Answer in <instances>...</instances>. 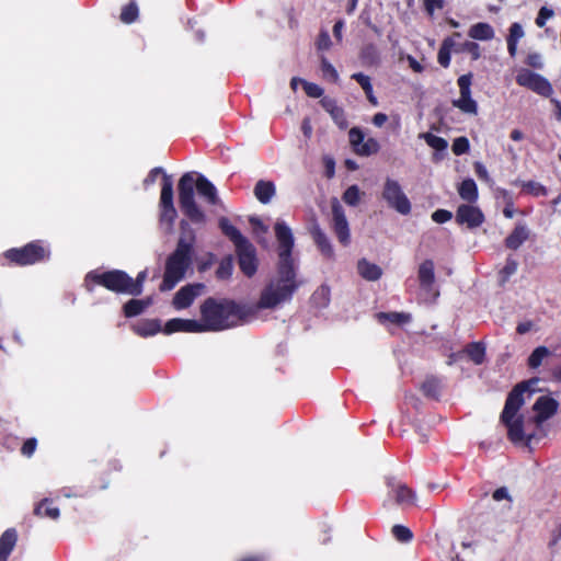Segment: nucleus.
Instances as JSON below:
<instances>
[{
	"label": "nucleus",
	"instance_id": "nucleus-1",
	"mask_svg": "<svg viewBox=\"0 0 561 561\" xmlns=\"http://www.w3.org/2000/svg\"><path fill=\"white\" fill-rule=\"evenodd\" d=\"M275 236L278 242L279 263L276 275L261 293L256 309H273L291 299L298 288L293 266L291 250L294 237L290 228L283 221L275 225Z\"/></svg>",
	"mask_w": 561,
	"mask_h": 561
},
{
	"label": "nucleus",
	"instance_id": "nucleus-2",
	"mask_svg": "<svg viewBox=\"0 0 561 561\" xmlns=\"http://www.w3.org/2000/svg\"><path fill=\"white\" fill-rule=\"evenodd\" d=\"M252 309L230 300L208 298L201 306L204 331H222L236 327L252 316Z\"/></svg>",
	"mask_w": 561,
	"mask_h": 561
},
{
	"label": "nucleus",
	"instance_id": "nucleus-3",
	"mask_svg": "<svg viewBox=\"0 0 561 561\" xmlns=\"http://www.w3.org/2000/svg\"><path fill=\"white\" fill-rule=\"evenodd\" d=\"M194 188L209 204H217L218 195L215 185L204 175L198 174L194 179V173L187 172L183 174L179 181V203L182 211L194 222H203L205 220L204 213L199 209L195 202Z\"/></svg>",
	"mask_w": 561,
	"mask_h": 561
},
{
	"label": "nucleus",
	"instance_id": "nucleus-4",
	"mask_svg": "<svg viewBox=\"0 0 561 561\" xmlns=\"http://www.w3.org/2000/svg\"><path fill=\"white\" fill-rule=\"evenodd\" d=\"M538 382L539 379L536 378L520 382L511 391L506 399L501 420L507 427L508 437L513 443L525 442L526 444H529L534 437L533 434L525 433L524 420L518 412L525 403V393H527V397L529 398L531 392L535 391V386Z\"/></svg>",
	"mask_w": 561,
	"mask_h": 561
},
{
	"label": "nucleus",
	"instance_id": "nucleus-5",
	"mask_svg": "<svg viewBox=\"0 0 561 561\" xmlns=\"http://www.w3.org/2000/svg\"><path fill=\"white\" fill-rule=\"evenodd\" d=\"M181 227L183 229V233L178 242V247L165 262L163 280L160 285V289L162 291L171 290L179 282H181L192 264V248L195 236L193 230L187 228L185 222H182Z\"/></svg>",
	"mask_w": 561,
	"mask_h": 561
},
{
	"label": "nucleus",
	"instance_id": "nucleus-6",
	"mask_svg": "<svg viewBox=\"0 0 561 561\" xmlns=\"http://www.w3.org/2000/svg\"><path fill=\"white\" fill-rule=\"evenodd\" d=\"M85 280H93L94 283L102 285L115 293H123L133 296L139 295V287H130L131 277L119 270H114L102 274L91 272L87 275Z\"/></svg>",
	"mask_w": 561,
	"mask_h": 561
},
{
	"label": "nucleus",
	"instance_id": "nucleus-7",
	"mask_svg": "<svg viewBox=\"0 0 561 561\" xmlns=\"http://www.w3.org/2000/svg\"><path fill=\"white\" fill-rule=\"evenodd\" d=\"M382 197L389 207L396 209L401 215H408L411 211V203L398 181L386 179Z\"/></svg>",
	"mask_w": 561,
	"mask_h": 561
},
{
	"label": "nucleus",
	"instance_id": "nucleus-8",
	"mask_svg": "<svg viewBox=\"0 0 561 561\" xmlns=\"http://www.w3.org/2000/svg\"><path fill=\"white\" fill-rule=\"evenodd\" d=\"M7 257L20 265H30L48 256V251L37 243H28L21 249H12L7 252Z\"/></svg>",
	"mask_w": 561,
	"mask_h": 561
},
{
	"label": "nucleus",
	"instance_id": "nucleus-9",
	"mask_svg": "<svg viewBox=\"0 0 561 561\" xmlns=\"http://www.w3.org/2000/svg\"><path fill=\"white\" fill-rule=\"evenodd\" d=\"M472 73H466L458 78L459 98L453 101V106L462 113L477 115L478 104L471 96Z\"/></svg>",
	"mask_w": 561,
	"mask_h": 561
},
{
	"label": "nucleus",
	"instance_id": "nucleus-10",
	"mask_svg": "<svg viewBox=\"0 0 561 561\" xmlns=\"http://www.w3.org/2000/svg\"><path fill=\"white\" fill-rule=\"evenodd\" d=\"M516 82L520 87H525L546 98L550 96L553 92L552 85L546 78L529 69H520L516 76Z\"/></svg>",
	"mask_w": 561,
	"mask_h": 561
},
{
	"label": "nucleus",
	"instance_id": "nucleus-11",
	"mask_svg": "<svg viewBox=\"0 0 561 561\" xmlns=\"http://www.w3.org/2000/svg\"><path fill=\"white\" fill-rule=\"evenodd\" d=\"M331 229L343 247H347L351 243L350 225L343 207L336 199L332 202Z\"/></svg>",
	"mask_w": 561,
	"mask_h": 561
},
{
	"label": "nucleus",
	"instance_id": "nucleus-12",
	"mask_svg": "<svg viewBox=\"0 0 561 561\" xmlns=\"http://www.w3.org/2000/svg\"><path fill=\"white\" fill-rule=\"evenodd\" d=\"M350 144L358 156L368 157L379 151L380 145L377 139L365 138L364 131L359 127H353L348 131Z\"/></svg>",
	"mask_w": 561,
	"mask_h": 561
},
{
	"label": "nucleus",
	"instance_id": "nucleus-13",
	"mask_svg": "<svg viewBox=\"0 0 561 561\" xmlns=\"http://www.w3.org/2000/svg\"><path fill=\"white\" fill-rule=\"evenodd\" d=\"M559 403L549 396H540L533 405L535 413L531 421L537 425H541L545 421L552 417L558 410Z\"/></svg>",
	"mask_w": 561,
	"mask_h": 561
},
{
	"label": "nucleus",
	"instance_id": "nucleus-14",
	"mask_svg": "<svg viewBox=\"0 0 561 561\" xmlns=\"http://www.w3.org/2000/svg\"><path fill=\"white\" fill-rule=\"evenodd\" d=\"M456 221L459 225H466L469 229H473L483 224L484 215L479 207L471 204H462L456 211Z\"/></svg>",
	"mask_w": 561,
	"mask_h": 561
},
{
	"label": "nucleus",
	"instance_id": "nucleus-15",
	"mask_svg": "<svg viewBox=\"0 0 561 561\" xmlns=\"http://www.w3.org/2000/svg\"><path fill=\"white\" fill-rule=\"evenodd\" d=\"M417 279L423 293L427 296H432L433 298L438 296V291L434 290L435 265L432 260H425L420 264L417 270Z\"/></svg>",
	"mask_w": 561,
	"mask_h": 561
},
{
	"label": "nucleus",
	"instance_id": "nucleus-16",
	"mask_svg": "<svg viewBox=\"0 0 561 561\" xmlns=\"http://www.w3.org/2000/svg\"><path fill=\"white\" fill-rule=\"evenodd\" d=\"M238 257H239V265L241 271L247 276H252L257 268V262L255 256V249L254 247L247 240L239 245L236 247Z\"/></svg>",
	"mask_w": 561,
	"mask_h": 561
},
{
	"label": "nucleus",
	"instance_id": "nucleus-17",
	"mask_svg": "<svg viewBox=\"0 0 561 561\" xmlns=\"http://www.w3.org/2000/svg\"><path fill=\"white\" fill-rule=\"evenodd\" d=\"M204 288L205 286L203 284H190L182 287L175 294L172 305L178 310L190 307L194 299L203 294Z\"/></svg>",
	"mask_w": 561,
	"mask_h": 561
},
{
	"label": "nucleus",
	"instance_id": "nucleus-18",
	"mask_svg": "<svg viewBox=\"0 0 561 561\" xmlns=\"http://www.w3.org/2000/svg\"><path fill=\"white\" fill-rule=\"evenodd\" d=\"M164 333L174 332H205L202 321L174 318L169 320L164 325Z\"/></svg>",
	"mask_w": 561,
	"mask_h": 561
},
{
	"label": "nucleus",
	"instance_id": "nucleus-19",
	"mask_svg": "<svg viewBox=\"0 0 561 561\" xmlns=\"http://www.w3.org/2000/svg\"><path fill=\"white\" fill-rule=\"evenodd\" d=\"M530 237V229L525 222H518L514 230L505 239L508 249L517 250Z\"/></svg>",
	"mask_w": 561,
	"mask_h": 561
},
{
	"label": "nucleus",
	"instance_id": "nucleus-20",
	"mask_svg": "<svg viewBox=\"0 0 561 561\" xmlns=\"http://www.w3.org/2000/svg\"><path fill=\"white\" fill-rule=\"evenodd\" d=\"M322 107L331 115L332 119L335 122V124L344 129L347 127V121L344 114L343 108L337 106L336 102L333 99L330 98H323L320 101Z\"/></svg>",
	"mask_w": 561,
	"mask_h": 561
},
{
	"label": "nucleus",
	"instance_id": "nucleus-21",
	"mask_svg": "<svg viewBox=\"0 0 561 561\" xmlns=\"http://www.w3.org/2000/svg\"><path fill=\"white\" fill-rule=\"evenodd\" d=\"M357 272L364 279L369 282L378 280L382 275L381 267L366 259H360L357 262Z\"/></svg>",
	"mask_w": 561,
	"mask_h": 561
},
{
	"label": "nucleus",
	"instance_id": "nucleus-22",
	"mask_svg": "<svg viewBox=\"0 0 561 561\" xmlns=\"http://www.w3.org/2000/svg\"><path fill=\"white\" fill-rule=\"evenodd\" d=\"M18 535L14 529H7L0 537V561H8V558L15 547Z\"/></svg>",
	"mask_w": 561,
	"mask_h": 561
},
{
	"label": "nucleus",
	"instance_id": "nucleus-23",
	"mask_svg": "<svg viewBox=\"0 0 561 561\" xmlns=\"http://www.w3.org/2000/svg\"><path fill=\"white\" fill-rule=\"evenodd\" d=\"M275 192V185L271 181L260 180L254 186V195L262 204H268Z\"/></svg>",
	"mask_w": 561,
	"mask_h": 561
},
{
	"label": "nucleus",
	"instance_id": "nucleus-24",
	"mask_svg": "<svg viewBox=\"0 0 561 561\" xmlns=\"http://www.w3.org/2000/svg\"><path fill=\"white\" fill-rule=\"evenodd\" d=\"M312 238L323 255L328 257H333V247L328 237L325 236V233L319 227H314L312 229Z\"/></svg>",
	"mask_w": 561,
	"mask_h": 561
},
{
	"label": "nucleus",
	"instance_id": "nucleus-25",
	"mask_svg": "<svg viewBox=\"0 0 561 561\" xmlns=\"http://www.w3.org/2000/svg\"><path fill=\"white\" fill-rule=\"evenodd\" d=\"M351 78L354 79L360 85V88L364 90L369 103L374 106H377L378 100L374 94V89H373L370 77H368L362 72H356V73H353Z\"/></svg>",
	"mask_w": 561,
	"mask_h": 561
},
{
	"label": "nucleus",
	"instance_id": "nucleus-26",
	"mask_svg": "<svg viewBox=\"0 0 561 561\" xmlns=\"http://www.w3.org/2000/svg\"><path fill=\"white\" fill-rule=\"evenodd\" d=\"M459 196L468 203H474L478 199V187L472 179L463 180L458 187Z\"/></svg>",
	"mask_w": 561,
	"mask_h": 561
},
{
	"label": "nucleus",
	"instance_id": "nucleus-27",
	"mask_svg": "<svg viewBox=\"0 0 561 561\" xmlns=\"http://www.w3.org/2000/svg\"><path fill=\"white\" fill-rule=\"evenodd\" d=\"M392 492L396 502L401 506H411L415 503V494L403 484L396 485Z\"/></svg>",
	"mask_w": 561,
	"mask_h": 561
},
{
	"label": "nucleus",
	"instance_id": "nucleus-28",
	"mask_svg": "<svg viewBox=\"0 0 561 561\" xmlns=\"http://www.w3.org/2000/svg\"><path fill=\"white\" fill-rule=\"evenodd\" d=\"M469 36L473 39L490 41L494 37V30L488 23H477L470 27Z\"/></svg>",
	"mask_w": 561,
	"mask_h": 561
},
{
	"label": "nucleus",
	"instance_id": "nucleus-29",
	"mask_svg": "<svg viewBox=\"0 0 561 561\" xmlns=\"http://www.w3.org/2000/svg\"><path fill=\"white\" fill-rule=\"evenodd\" d=\"M160 207L174 206L173 204V183L171 176L163 173V183L160 194Z\"/></svg>",
	"mask_w": 561,
	"mask_h": 561
},
{
	"label": "nucleus",
	"instance_id": "nucleus-30",
	"mask_svg": "<svg viewBox=\"0 0 561 561\" xmlns=\"http://www.w3.org/2000/svg\"><path fill=\"white\" fill-rule=\"evenodd\" d=\"M219 226L222 232L234 243L236 247L247 241L241 232L234 226H232L227 218H221L219 220Z\"/></svg>",
	"mask_w": 561,
	"mask_h": 561
},
{
	"label": "nucleus",
	"instance_id": "nucleus-31",
	"mask_svg": "<svg viewBox=\"0 0 561 561\" xmlns=\"http://www.w3.org/2000/svg\"><path fill=\"white\" fill-rule=\"evenodd\" d=\"M161 331V325L158 320H146L135 325V332L141 336L154 335Z\"/></svg>",
	"mask_w": 561,
	"mask_h": 561
},
{
	"label": "nucleus",
	"instance_id": "nucleus-32",
	"mask_svg": "<svg viewBox=\"0 0 561 561\" xmlns=\"http://www.w3.org/2000/svg\"><path fill=\"white\" fill-rule=\"evenodd\" d=\"M377 317L381 323L390 322L398 325H402L411 321V314L404 312H381L378 313Z\"/></svg>",
	"mask_w": 561,
	"mask_h": 561
},
{
	"label": "nucleus",
	"instance_id": "nucleus-33",
	"mask_svg": "<svg viewBox=\"0 0 561 561\" xmlns=\"http://www.w3.org/2000/svg\"><path fill=\"white\" fill-rule=\"evenodd\" d=\"M151 304V299H131L124 306V312L126 317H135L141 313L149 305Z\"/></svg>",
	"mask_w": 561,
	"mask_h": 561
},
{
	"label": "nucleus",
	"instance_id": "nucleus-34",
	"mask_svg": "<svg viewBox=\"0 0 561 561\" xmlns=\"http://www.w3.org/2000/svg\"><path fill=\"white\" fill-rule=\"evenodd\" d=\"M419 137L424 139L425 142L436 151H445L448 147V142L446 139L434 134L422 133L419 135Z\"/></svg>",
	"mask_w": 561,
	"mask_h": 561
},
{
	"label": "nucleus",
	"instance_id": "nucleus-35",
	"mask_svg": "<svg viewBox=\"0 0 561 561\" xmlns=\"http://www.w3.org/2000/svg\"><path fill=\"white\" fill-rule=\"evenodd\" d=\"M320 69L322 77L333 83L339 82L340 76L335 67L325 58L321 57Z\"/></svg>",
	"mask_w": 561,
	"mask_h": 561
},
{
	"label": "nucleus",
	"instance_id": "nucleus-36",
	"mask_svg": "<svg viewBox=\"0 0 561 561\" xmlns=\"http://www.w3.org/2000/svg\"><path fill=\"white\" fill-rule=\"evenodd\" d=\"M35 514L41 517L57 519L59 517V510L57 507H51L50 502L46 499L35 507Z\"/></svg>",
	"mask_w": 561,
	"mask_h": 561
},
{
	"label": "nucleus",
	"instance_id": "nucleus-37",
	"mask_svg": "<svg viewBox=\"0 0 561 561\" xmlns=\"http://www.w3.org/2000/svg\"><path fill=\"white\" fill-rule=\"evenodd\" d=\"M466 353L474 364L480 365L484 360L485 348L481 343H471L467 346Z\"/></svg>",
	"mask_w": 561,
	"mask_h": 561
},
{
	"label": "nucleus",
	"instance_id": "nucleus-38",
	"mask_svg": "<svg viewBox=\"0 0 561 561\" xmlns=\"http://www.w3.org/2000/svg\"><path fill=\"white\" fill-rule=\"evenodd\" d=\"M249 221L252 227L253 233L257 238V241L263 243L264 245H266L267 240H266L265 236L268 231V228L262 222L261 219H259L256 217H251Z\"/></svg>",
	"mask_w": 561,
	"mask_h": 561
},
{
	"label": "nucleus",
	"instance_id": "nucleus-39",
	"mask_svg": "<svg viewBox=\"0 0 561 561\" xmlns=\"http://www.w3.org/2000/svg\"><path fill=\"white\" fill-rule=\"evenodd\" d=\"M550 355V351L546 346H538L533 351L528 358V365L531 368H537L541 365L542 360Z\"/></svg>",
	"mask_w": 561,
	"mask_h": 561
},
{
	"label": "nucleus",
	"instance_id": "nucleus-40",
	"mask_svg": "<svg viewBox=\"0 0 561 561\" xmlns=\"http://www.w3.org/2000/svg\"><path fill=\"white\" fill-rule=\"evenodd\" d=\"M453 45H454L453 39L447 38L443 42V44L438 50L437 60L445 68H447L449 66L450 49H451Z\"/></svg>",
	"mask_w": 561,
	"mask_h": 561
},
{
	"label": "nucleus",
	"instance_id": "nucleus-41",
	"mask_svg": "<svg viewBox=\"0 0 561 561\" xmlns=\"http://www.w3.org/2000/svg\"><path fill=\"white\" fill-rule=\"evenodd\" d=\"M360 58L364 65L371 66L379 61L377 48L374 45L365 46L360 51Z\"/></svg>",
	"mask_w": 561,
	"mask_h": 561
},
{
	"label": "nucleus",
	"instance_id": "nucleus-42",
	"mask_svg": "<svg viewBox=\"0 0 561 561\" xmlns=\"http://www.w3.org/2000/svg\"><path fill=\"white\" fill-rule=\"evenodd\" d=\"M522 188L534 196H545L547 194V190L540 183L535 181L520 182Z\"/></svg>",
	"mask_w": 561,
	"mask_h": 561
},
{
	"label": "nucleus",
	"instance_id": "nucleus-43",
	"mask_svg": "<svg viewBox=\"0 0 561 561\" xmlns=\"http://www.w3.org/2000/svg\"><path fill=\"white\" fill-rule=\"evenodd\" d=\"M362 192L357 185L350 186L343 194V201L351 206H356L359 203Z\"/></svg>",
	"mask_w": 561,
	"mask_h": 561
},
{
	"label": "nucleus",
	"instance_id": "nucleus-44",
	"mask_svg": "<svg viewBox=\"0 0 561 561\" xmlns=\"http://www.w3.org/2000/svg\"><path fill=\"white\" fill-rule=\"evenodd\" d=\"M138 16V8L135 3H129L124 7L121 12V21L123 23L129 24L133 23Z\"/></svg>",
	"mask_w": 561,
	"mask_h": 561
},
{
	"label": "nucleus",
	"instance_id": "nucleus-45",
	"mask_svg": "<svg viewBox=\"0 0 561 561\" xmlns=\"http://www.w3.org/2000/svg\"><path fill=\"white\" fill-rule=\"evenodd\" d=\"M392 535L398 541L401 542H409L413 537L411 530L403 525H394L392 527Z\"/></svg>",
	"mask_w": 561,
	"mask_h": 561
},
{
	"label": "nucleus",
	"instance_id": "nucleus-46",
	"mask_svg": "<svg viewBox=\"0 0 561 561\" xmlns=\"http://www.w3.org/2000/svg\"><path fill=\"white\" fill-rule=\"evenodd\" d=\"M160 208H161V214H160L161 221L168 224L169 229H171L173 226V222L176 218L175 207L174 206H165V207H160Z\"/></svg>",
	"mask_w": 561,
	"mask_h": 561
},
{
	"label": "nucleus",
	"instance_id": "nucleus-47",
	"mask_svg": "<svg viewBox=\"0 0 561 561\" xmlns=\"http://www.w3.org/2000/svg\"><path fill=\"white\" fill-rule=\"evenodd\" d=\"M302 88L306 94L313 99L321 98L323 94V89L313 82L302 81Z\"/></svg>",
	"mask_w": 561,
	"mask_h": 561
},
{
	"label": "nucleus",
	"instance_id": "nucleus-48",
	"mask_svg": "<svg viewBox=\"0 0 561 561\" xmlns=\"http://www.w3.org/2000/svg\"><path fill=\"white\" fill-rule=\"evenodd\" d=\"M518 264L515 260L508 257L504 267L501 271L502 282H506L513 274L516 273Z\"/></svg>",
	"mask_w": 561,
	"mask_h": 561
},
{
	"label": "nucleus",
	"instance_id": "nucleus-49",
	"mask_svg": "<svg viewBox=\"0 0 561 561\" xmlns=\"http://www.w3.org/2000/svg\"><path fill=\"white\" fill-rule=\"evenodd\" d=\"M453 152L457 156L463 154L469 150V140L466 137H458L453 142Z\"/></svg>",
	"mask_w": 561,
	"mask_h": 561
},
{
	"label": "nucleus",
	"instance_id": "nucleus-50",
	"mask_svg": "<svg viewBox=\"0 0 561 561\" xmlns=\"http://www.w3.org/2000/svg\"><path fill=\"white\" fill-rule=\"evenodd\" d=\"M232 261L230 257L222 260L217 268V276L219 278H227L232 273Z\"/></svg>",
	"mask_w": 561,
	"mask_h": 561
},
{
	"label": "nucleus",
	"instance_id": "nucleus-51",
	"mask_svg": "<svg viewBox=\"0 0 561 561\" xmlns=\"http://www.w3.org/2000/svg\"><path fill=\"white\" fill-rule=\"evenodd\" d=\"M553 15L554 12L552 9L548 7H541L536 18V25L538 27H543L546 25L547 20L551 19Z\"/></svg>",
	"mask_w": 561,
	"mask_h": 561
},
{
	"label": "nucleus",
	"instance_id": "nucleus-52",
	"mask_svg": "<svg viewBox=\"0 0 561 561\" xmlns=\"http://www.w3.org/2000/svg\"><path fill=\"white\" fill-rule=\"evenodd\" d=\"M525 35L523 26L519 23H513L510 27V34L507 37V42L517 43Z\"/></svg>",
	"mask_w": 561,
	"mask_h": 561
},
{
	"label": "nucleus",
	"instance_id": "nucleus-53",
	"mask_svg": "<svg viewBox=\"0 0 561 561\" xmlns=\"http://www.w3.org/2000/svg\"><path fill=\"white\" fill-rule=\"evenodd\" d=\"M312 299L314 302H317L321 307L327 306L329 302V289L324 286L318 288L314 291Z\"/></svg>",
	"mask_w": 561,
	"mask_h": 561
},
{
	"label": "nucleus",
	"instance_id": "nucleus-54",
	"mask_svg": "<svg viewBox=\"0 0 561 561\" xmlns=\"http://www.w3.org/2000/svg\"><path fill=\"white\" fill-rule=\"evenodd\" d=\"M462 50L469 53L471 55V58L473 60H477L480 58V46L474 42H466L462 45Z\"/></svg>",
	"mask_w": 561,
	"mask_h": 561
},
{
	"label": "nucleus",
	"instance_id": "nucleus-55",
	"mask_svg": "<svg viewBox=\"0 0 561 561\" xmlns=\"http://www.w3.org/2000/svg\"><path fill=\"white\" fill-rule=\"evenodd\" d=\"M453 214L445 209H437L432 214V219L437 224H444L450 220Z\"/></svg>",
	"mask_w": 561,
	"mask_h": 561
},
{
	"label": "nucleus",
	"instance_id": "nucleus-56",
	"mask_svg": "<svg viewBox=\"0 0 561 561\" xmlns=\"http://www.w3.org/2000/svg\"><path fill=\"white\" fill-rule=\"evenodd\" d=\"M526 64L537 69H541L543 67L542 57L538 53L529 54L527 56Z\"/></svg>",
	"mask_w": 561,
	"mask_h": 561
},
{
	"label": "nucleus",
	"instance_id": "nucleus-57",
	"mask_svg": "<svg viewBox=\"0 0 561 561\" xmlns=\"http://www.w3.org/2000/svg\"><path fill=\"white\" fill-rule=\"evenodd\" d=\"M317 47L320 50H328L331 47V38L327 32H321L317 41Z\"/></svg>",
	"mask_w": 561,
	"mask_h": 561
},
{
	"label": "nucleus",
	"instance_id": "nucleus-58",
	"mask_svg": "<svg viewBox=\"0 0 561 561\" xmlns=\"http://www.w3.org/2000/svg\"><path fill=\"white\" fill-rule=\"evenodd\" d=\"M424 8L428 14H433L436 9L443 8V0H423Z\"/></svg>",
	"mask_w": 561,
	"mask_h": 561
},
{
	"label": "nucleus",
	"instance_id": "nucleus-59",
	"mask_svg": "<svg viewBox=\"0 0 561 561\" xmlns=\"http://www.w3.org/2000/svg\"><path fill=\"white\" fill-rule=\"evenodd\" d=\"M36 448V439L30 438L22 446V454L30 457L33 455Z\"/></svg>",
	"mask_w": 561,
	"mask_h": 561
},
{
	"label": "nucleus",
	"instance_id": "nucleus-60",
	"mask_svg": "<svg viewBox=\"0 0 561 561\" xmlns=\"http://www.w3.org/2000/svg\"><path fill=\"white\" fill-rule=\"evenodd\" d=\"M159 173H163V169L162 168H153L149 174L147 175V178L144 180V185L145 186H148V185H152L156 180H157V175Z\"/></svg>",
	"mask_w": 561,
	"mask_h": 561
},
{
	"label": "nucleus",
	"instance_id": "nucleus-61",
	"mask_svg": "<svg viewBox=\"0 0 561 561\" xmlns=\"http://www.w3.org/2000/svg\"><path fill=\"white\" fill-rule=\"evenodd\" d=\"M474 171L479 179L484 180V181L490 180L489 172H488L486 168L481 162L474 163Z\"/></svg>",
	"mask_w": 561,
	"mask_h": 561
},
{
	"label": "nucleus",
	"instance_id": "nucleus-62",
	"mask_svg": "<svg viewBox=\"0 0 561 561\" xmlns=\"http://www.w3.org/2000/svg\"><path fill=\"white\" fill-rule=\"evenodd\" d=\"M147 277V272L146 271H141L138 275H137V278L136 279H133L131 278V285L130 287H139V295L141 294L142 291V285H144V282Z\"/></svg>",
	"mask_w": 561,
	"mask_h": 561
},
{
	"label": "nucleus",
	"instance_id": "nucleus-63",
	"mask_svg": "<svg viewBox=\"0 0 561 561\" xmlns=\"http://www.w3.org/2000/svg\"><path fill=\"white\" fill-rule=\"evenodd\" d=\"M493 499L495 501H502L504 499L511 500L508 491L506 488H499L493 493Z\"/></svg>",
	"mask_w": 561,
	"mask_h": 561
},
{
	"label": "nucleus",
	"instance_id": "nucleus-64",
	"mask_svg": "<svg viewBox=\"0 0 561 561\" xmlns=\"http://www.w3.org/2000/svg\"><path fill=\"white\" fill-rule=\"evenodd\" d=\"M407 60L413 71L417 73L423 71V66L414 57L408 55Z\"/></svg>",
	"mask_w": 561,
	"mask_h": 561
}]
</instances>
